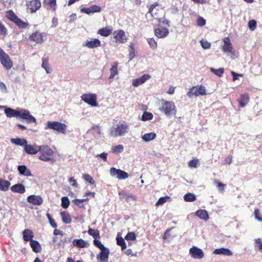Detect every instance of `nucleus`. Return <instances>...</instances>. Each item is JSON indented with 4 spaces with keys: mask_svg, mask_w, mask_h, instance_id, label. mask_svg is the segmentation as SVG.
I'll return each mask as SVG.
<instances>
[{
    "mask_svg": "<svg viewBox=\"0 0 262 262\" xmlns=\"http://www.w3.org/2000/svg\"><path fill=\"white\" fill-rule=\"evenodd\" d=\"M110 252L108 249L106 248L101 250L99 254L97 256V258L102 262H107Z\"/></svg>",
    "mask_w": 262,
    "mask_h": 262,
    "instance_id": "20",
    "label": "nucleus"
},
{
    "mask_svg": "<svg viewBox=\"0 0 262 262\" xmlns=\"http://www.w3.org/2000/svg\"><path fill=\"white\" fill-rule=\"evenodd\" d=\"M254 214L255 218L257 221L262 222V215L261 214L260 210L258 208L255 209Z\"/></svg>",
    "mask_w": 262,
    "mask_h": 262,
    "instance_id": "49",
    "label": "nucleus"
},
{
    "mask_svg": "<svg viewBox=\"0 0 262 262\" xmlns=\"http://www.w3.org/2000/svg\"><path fill=\"white\" fill-rule=\"evenodd\" d=\"M27 201L34 205H40L43 203V200L40 195H31L27 198Z\"/></svg>",
    "mask_w": 262,
    "mask_h": 262,
    "instance_id": "16",
    "label": "nucleus"
},
{
    "mask_svg": "<svg viewBox=\"0 0 262 262\" xmlns=\"http://www.w3.org/2000/svg\"><path fill=\"white\" fill-rule=\"evenodd\" d=\"M73 202L75 205L77 206L79 208L84 207L83 202L82 200H81V199H74L73 200Z\"/></svg>",
    "mask_w": 262,
    "mask_h": 262,
    "instance_id": "52",
    "label": "nucleus"
},
{
    "mask_svg": "<svg viewBox=\"0 0 262 262\" xmlns=\"http://www.w3.org/2000/svg\"><path fill=\"white\" fill-rule=\"evenodd\" d=\"M168 197H161L159 198L158 201L156 203V206H159L163 204L166 202Z\"/></svg>",
    "mask_w": 262,
    "mask_h": 262,
    "instance_id": "60",
    "label": "nucleus"
},
{
    "mask_svg": "<svg viewBox=\"0 0 262 262\" xmlns=\"http://www.w3.org/2000/svg\"><path fill=\"white\" fill-rule=\"evenodd\" d=\"M39 149L40 155L38 159L42 161L49 162L51 164H53L56 160L51 158L53 155V150L47 145H40Z\"/></svg>",
    "mask_w": 262,
    "mask_h": 262,
    "instance_id": "2",
    "label": "nucleus"
},
{
    "mask_svg": "<svg viewBox=\"0 0 262 262\" xmlns=\"http://www.w3.org/2000/svg\"><path fill=\"white\" fill-rule=\"evenodd\" d=\"M195 215L204 221H207L209 219L208 212L205 210L199 209L195 212Z\"/></svg>",
    "mask_w": 262,
    "mask_h": 262,
    "instance_id": "31",
    "label": "nucleus"
},
{
    "mask_svg": "<svg viewBox=\"0 0 262 262\" xmlns=\"http://www.w3.org/2000/svg\"><path fill=\"white\" fill-rule=\"evenodd\" d=\"M128 125L126 123L117 124L116 127H112L110 129V135L114 137L124 136L128 132Z\"/></svg>",
    "mask_w": 262,
    "mask_h": 262,
    "instance_id": "5",
    "label": "nucleus"
},
{
    "mask_svg": "<svg viewBox=\"0 0 262 262\" xmlns=\"http://www.w3.org/2000/svg\"><path fill=\"white\" fill-rule=\"evenodd\" d=\"M189 253L194 258L201 259L204 256V254L203 251L201 249L195 246H193L190 249Z\"/></svg>",
    "mask_w": 262,
    "mask_h": 262,
    "instance_id": "14",
    "label": "nucleus"
},
{
    "mask_svg": "<svg viewBox=\"0 0 262 262\" xmlns=\"http://www.w3.org/2000/svg\"><path fill=\"white\" fill-rule=\"evenodd\" d=\"M7 34V29L0 20V35L5 37Z\"/></svg>",
    "mask_w": 262,
    "mask_h": 262,
    "instance_id": "43",
    "label": "nucleus"
},
{
    "mask_svg": "<svg viewBox=\"0 0 262 262\" xmlns=\"http://www.w3.org/2000/svg\"><path fill=\"white\" fill-rule=\"evenodd\" d=\"M43 5L48 10L55 11L56 9V0H45Z\"/></svg>",
    "mask_w": 262,
    "mask_h": 262,
    "instance_id": "28",
    "label": "nucleus"
},
{
    "mask_svg": "<svg viewBox=\"0 0 262 262\" xmlns=\"http://www.w3.org/2000/svg\"><path fill=\"white\" fill-rule=\"evenodd\" d=\"M184 199L186 202H193L196 200V196L193 193H188L184 196Z\"/></svg>",
    "mask_w": 262,
    "mask_h": 262,
    "instance_id": "39",
    "label": "nucleus"
},
{
    "mask_svg": "<svg viewBox=\"0 0 262 262\" xmlns=\"http://www.w3.org/2000/svg\"><path fill=\"white\" fill-rule=\"evenodd\" d=\"M0 61L3 66L7 70L13 67V62L9 56L0 48Z\"/></svg>",
    "mask_w": 262,
    "mask_h": 262,
    "instance_id": "8",
    "label": "nucleus"
},
{
    "mask_svg": "<svg viewBox=\"0 0 262 262\" xmlns=\"http://www.w3.org/2000/svg\"><path fill=\"white\" fill-rule=\"evenodd\" d=\"M147 41L150 47L153 49H155L157 47V42L156 41L154 38H149L147 39Z\"/></svg>",
    "mask_w": 262,
    "mask_h": 262,
    "instance_id": "48",
    "label": "nucleus"
},
{
    "mask_svg": "<svg viewBox=\"0 0 262 262\" xmlns=\"http://www.w3.org/2000/svg\"><path fill=\"white\" fill-rule=\"evenodd\" d=\"M129 58L130 60H132L136 56V51L134 48V44L131 43L129 46Z\"/></svg>",
    "mask_w": 262,
    "mask_h": 262,
    "instance_id": "38",
    "label": "nucleus"
},
{
    "mask_svg": "<svg viewBox=\"0 0 262 262\" xmlns=\"http://www.w3.org/2000/svg\"><path fill=\"white\" fill-rule=\"evenodd\" d=\"M161 106L160 110L163 112L167 116L176 115L177 109L176 105L173 101H167L162 99L161 100Z\"/></svg>",
    "mask_w": 262,
    "mask_h": 262,
    "instance_id": "4",
    "label": "nucleus"
},
{
    "mask_svg": "<svg viewBox=\"0 0 262 262\" xmlns=\"http://www.w3.org/2000/svg\"><path fill=\"white\" fill-rule=\"evenodd\" d=\"M223 50L225 52L234 53L233 46L230 42V40L228 37H226L224 39V45Z\"/></svg>",
    "mask_w": 262,
    "mask_h": 262,
    "instance_id": "17",
    "label": "nucleus"
},
{
    "mask_svg": "<svg viewBox=\"0 0 262 262\" xmlns=\"http://www.w3.org/2000/svg\"><path fill=\"white\" fill-rule=\"evenodd\" d=\"M250 98L249 95L245 93L240 96V99L238 100L239 106L241 107H245L249 101Z\"/></svg>",
    "mask_w": 262,
    "mask_h": 262,
    "instance_id": "25",
    "label": "nucleus"
},
{
    "mask_svg": "<svg viewBox=\"0 0 262 262\" xmlns=\"http://www.w3.org/2000/svg\"><path fill=\"white\" fill-rule=\"evenodd\" d=\"M47 127L63 134H66L67 129V126L64 123L58 121H48Z\"/></svg>",
    "mask_w": 262,
    "mask_h": 262,
    "instance_id": "6",
    "label": "nucleus"
},
{
    "mask_svg": "<svg viewBox=\"0 0 262 262\" xmlns=\"http://www.w3.org/2000/svg\"><path fill=\"white\" fill-rule=\"evenodd\" d=\"M210 71L215 74L216 75L218 76L219 77H222L224 72V69L223 68H220L219 69H215L214 68H211L210 69Z\"/></svg>",
    "mask_w": 262,
    "mask_h": 262,
    "instance_id": "44",
    "label": "nucleus"
},
{
    "mask_svg": "<svg viewBox=\"0 0 262 262\" xmlns=\"http://www.w3.org/2000/svg\"><path fill=\"white\" fill-rule=\"evenodd\" d=\"M73 245L74 247L79 248H88L90 246L89 243L81 238L74 239L73 241Z\"/></svg>",
    "mask_w": 262,
    "mask_h": 262,
    "instance_id": "21",
    "label": "nucleus"
},
{
    "mask_svg": "<svg viewBox=\"0 0 262 262\" xmlns=\"http://www.w3.org/2000/svg\"><path fill=\"white\" fill-rule=\"evenodd\" d=\"M19 173L20 175H23L27 177L32 176V174L31 171L28 169L25 165H19L17 167Z\"/></svg>",
    "mask_w": 262,
    "mask_h": 262,
    "instance_id": "26",
    "label": "nucleus"
},
{
    "mask_svg": "<svg viewBox=\"0 0 262 262\" xmlns=\"http://www.w3.org/2000/svg\"><path fill=\"white\" fill-rule=\"evenodd\" d=\"M42 63L41 64L42 67L46 70L47 73L51 72V69L49 67V60L47 58L42 59Z\"/></svg>",
    "mask_w": 262,
    "mask_h": 262,
    "instance_id": "37",
    "label": "nucleus"
},
{
    "mask_svg": "<svg viewBox=\"0 0 262 262\" xmlns=\"http://www.w3.org/2000/svg\"><path fill=\"white\" fill-rule=\"evenodd\" d=\"M126 240L135 241L136 239V235L134 232H128L125 237Z\"/></svg>",
    "mask_w": 262,
    "mask_h": 262,
    "instance_id": "50",
    "label": "nucleus"
},
{
    "mask_svg": "<svg viewBox=\"0 0 262 262\" xmlns=\"http://www.w3.org/2000/svg\"><path fill=\"white\" fill-rule=\"evenodd\" d=\"M197 25L200 27H203L206 24V20L201 16H199L197 19Z\"/></svg>",
    "mask_w": 262,
    "mask_h": 262,
    "instance_id": "53",
    "label": "nucleus"
},
{
    "mask_svg": "<svg viewBox=\"0 0 262 262\" xmlns=\"http://www.w3.org/2000/svg\"><path fill=\"white\" fill-rule=\"evenodd\" d=\"M156 134L155 133H149L145 134L142 136V139L145 142H149L155 139L156 137Z\"/></svg>",
    "mask_w": 262,
    "mask_h": 262,
    "instance_id": "35",
    "label": "nucleus"
},
{
    "mask_svg": "<svg viewBox=\"0 0 262 262\" xmlns=\"http://www.w3.org/2000/svg\"><path fill=\"white\" fill-rule=\"evenodd\" d=\"M160 5L158 2H156L154 4L150 5L148 8V13L150 14L152 16H154V9L157 6H159Z\"/></svg>",
    "mask_w": 262,
    "mask_h": 262,
    "instance_id": "46",
    "label": "nucleus"
},
{
    "mask_svg": "<svg viewBox=\"0 0 262 262\" xmlns=\"http://www.w3.org/2000/svg\"><path fill=\"white\" fill-rule=\"evenodd\" d=\"M198 163H199L198 159H193L189 162L188 166L190 167L196 168L198 166Z\"/></svg>",
    "mask_w": 262,
    "mask_h": 262,
    "instance_id": "58",
    "label": "nucleus"
},
{
    "mask_svg": "<svg viewBox=\"0 0 262 262\" xmlns=\"http://www.w3.org/2000/svg\"><path fill=\"white\" fill-rule=\"evenodd\" d=\"M10 183L7 181L3 180L2 179H0V190L2 191H7L8 190L10 186Z\"/></svg>",
    "mask_w": 262,
    "mask_h": 262,
    "instance_id": "34",
    "label": "nucleus"
},
{
    "mask_svg": "<svg viewBox=\"0 0 262 262\" xmlns=\"http://www.w3.org/2000/svg\"><path fill=\"white\" fill-rule=\"evenodd\" d=\"M60 215L61 216L62 221L64 223L68 224L71 223L72 219L69 212L66 211L61 212Z\"/></svg>",
    "mask_w": 262,
    "mask_h": 262,
    "instance_id": "32",
    "label": "nucleus"
},
{
    "mask_svg": "<svg viewBox=\"0 0 262 262\" xmlns=\"http://www.w3.org/2000/svg\"><path fill=\"white\" fill-rule=\"evenodd\" d=\"M70 205V201L67 196H63L61 198V206L64 208H67Z\"/></svg>",
    "mask_w": 262,
    "mask_h": 262,
    "instance_id": "45",
    "label": "nucleus"
},
{
    "mask_svg": "<svg viewBox=\"0 0 262 262\" xmlns=\"http://www.w3.org/2000/svg\"><path fill=\"white\" fill-rule=\"evenodd\" d=\"M5 113L7 117H19L26 120L29 123H35L36 124V119L30 114V112L27 110L19 111L10 107H6L5 110Z\"/></svg>",
    "mask_w": 262,
    "mask_h": 262,
    "instance_id": "1",
    "label": "nucleus"
},
{
    "mask_svg": "<svg viewBox=\"0 0 262 262\" xmlns=\"http://www.w3.org/2000/svg\"><path fill=\"white\" fill-rule=\"evenodd\" d=\"M91 8L92 9V13L99 12L101 10V7L97 5H92L91 6Z\"/></svg>",
    "mask_w": 262,
    "mask_h": 262,
    "instance_id": "62",
    "label": "nucleus"
},
{
    "mask_svg": "<svg viewBox=\"0 0 262 262\" xmlns=\"http://www.w3.org/2000/svg\"><path fill=\"white\" fill-rule=\"evenodd\" d=\"M46 37V34L44 32H40L37 30L33 32L28 37L29 41L34 42L36 44H41L44 41V38Z\"/></svg>",
    "mask_w": 262,
    "mask_h": 262,
    "instance_id": "7",
    "label": "nucleus"
},
{
    "mask_svg": "<svg viewBox=\"0 0 262 262\" xmlns=\"http://www.w3.org/2000/svg\"><path fill=\"white\" fill-rule=\"evenodd\" d=\"M153 115L152 113L150 112H145L143 113L141 120L143 121H147V120H150L153 118Z\"/></svg>",
    "mask_w": 262,
    "mask_h": 262,
    "instance_id": "40",
    "label": "nucleus"
},
{
    "mask_svg": "<svg viewBox=\"0 0 262 262\" xmlns=\"http://www.w3.org/2000/svg\"><path fill=\"white\" fill-rule=\"evenodd\" d=\"M116 240L117 245L121 247L122 250H124L126 248V243L122 237H117Z\"/></svg>",
    "mask_w": 262,
    "mask_h": 262,
    "instance_id": "41",
    "label": "nucleus"
},
{
    "mask_svg": "<svg viewBox=\"0 0 262 262\" xmlns=\"http://www.w3.org/2000/svg\"><path fill=\"white\" fill-rule=\"evenodd\" d=\"M47 217L49 220V223L51 226L54 228H56L57 227V225L54 220L52 217L51 214L49 213H47L46 214Z\"/></svg>",
    "mask_w": 262,
    "mask_h": 262,
    "instance_id": "47",
    "label": "nucleus"
},
{
    "mask_svg": "<svg viewBox=\"0 0 262 262\" xmlns=\"http://www.w3.org/2000/svg\"><path fill=\"white\" fill-rule=\"evenodd\" d=\"M119 63L117 61L114 62L111 68L110 69V75L109 76V79H113L116 75L118 74V67Z\"/></svg>",
    "mask_w": 262,
    "mask_h": 262,
    "instance_id": "27",
    "label": "nucleus"
},
{
    "mask_svg": "<svg viewBox=\"0 0 262 262\" xmlns=\"http://www.w3.org/2000/svg\"><path fill=\"white\" fill-rule=\"evenodd\" d=\"M30 244L33 252L38 253L41 251V247L38 241L33 239L30 241Z\"/></svg>",
    "mask_w": 262,
    "mask_h": 262,
    "instance_id": "29",
    "label": "nucleus"
},
{
    "mask_svg": "<svg viewBox=\"0 0 262 262\" xmlns=\"http://www.w3.org/2000/svg\"><path fill=\"white\" fill-rule=\"evenodd\" d=\"M156 18L158 19L159 23H162V24H164V25H166L168 27L170 26V21L167 20L165 18H164L163 19H162V18H158L157 16Z\"/></svg>",
    "mask_w": 262,
    "mask_h": 262,
    "instance_id": "55",
    "label": "nucleus"
},
{
    "mask_svg": "<svg viewBox=\"0 0 262 262\" xmlns=\"http://www.w3.org/2000/svg\"><path fill=\"white\" fill-rule=\"evenodd\" d=\"M113 34L116 42L124 43L127 41V38L123 30L119 29L115 31Z\"/></svg>",
    "mask_w": 262,
    "mask_h": 262,
    "instance_id": "12",
    "label": "nucleus"
},
{
    "mask_svg": "<svg viewBox=\"0 0 262 262\" xmlns=\"http://www.w3.org/2000/svg\"><path fill=\"white\" fill-rule=\"evenodd\" d=\"M101 41L97 38H93L91 40H86L83 46L90 49H93L101 46Z\"/></svg>",
    "mask_w": 262,
    "mask_h": 262,
    "instance_id": "19",
    "label": "nucleus"
},
{
    "mask_svg": "<svg viewBox=\"0 0 262 262\" xmlns=\"http://www.w3.org/2000/svg\"><path fill=\"white\" fill-rule=\"evenodd\" d=\"M201 45L202 48L204 49H207L210 48L211 44L210 42L207 41V40H202L201 41Z\"/></svg>",
    "mask_w": 262,
    "mask_h": 262,
    "instance_id": "54",
    "label": "nucleus"
},
{
    "mask_svg": "<svg viewBox=\"0 0 262 262\" xmlns=\"http://www.w3.org/2000/svg\"><path fill=\"white\" fill-rule=\"evenodd\" d=\"M94 244L100 250H102L103 248H105L104 245L101 243V242L97 239H95L94 240Z\"/></svg>",
    "mask_w": 262,
    "mask_h": 262,
    "instance_id": "57",
    "label": "nucleus"
},
{
    "mask_svg": "<svg viewBox=\"0 0 262 262\" xmlns=\"http://www.w3.org/2000/svg\"><path fill=\"white\" fill-rule=\"evenodd\" d=\"M11 190L13 192L23 194L26 191V188L24 185L21 184H17L13 185L11 187Z\"/></svg>",
    "mask_w": 262,
    "mask_h": 262,
    "instance_id": "23",
    "label": "nucleus"
},
{
    "mask_svg": "<svg viewBox=\"0 0 262 262\" xmlns=\"http://www.w3.org/2000/svg\"><path fill=\"white\" fill-rule=\"evenodd\" d=\"M214 183L216 184V186L221 191H223L224 190V188L226 186L225 184H223L222 182L219 181L218 180H215Z\"/></svg>",
    "mask_w": 262,
    "mask_h": 262,
    "instance_id": "59",
    "label": "nucleus"
},
{
    "mask_svg": "<svg viewBox=\"0 0 262 262\" xmlns=\"http://www.w3.org/2000/svg\"><path fill=\"white\" fill-rule=\"evenodd\" d=\"M27 6L31 13H35L40 8L41 4L40 0H31L27 4Z\"/></svg>",
    "mask_w": 262,
    "mask_h": 262,
    "instance_id": "13",
    "label": "nucleus"
},
{
    "mask_svg": "<svg viewBox=\"0 0 262 262\" xmlns=\"http://www.w3.org/2000/svg\"><path fill=\"white\" fill-rule=\"evenodd\" d=\"M124 147L122 145H118L112 147V152L118 154L123 152Z\"/></svg>",
    "mask_w": 262,
    "mask_h": 262,
    "instance_id": "42",
    "label": "nucleus"
},
{
    "mask_svg": "<svg viewBox=\"0 0 262 262\" xmlns=\"http://www.w3.org/2000/svg\"><path fill=\"white\" fill-rule=\"evenodd\" d=\"M248 27L251 31H254L256 28V21L254 20H250L248 23Z\"/></svg>",
    "mask_w": 262,
    "mask_h": 262,
    "instance_id": "51",
    "label": "nucleus"
},
{
    "mask_svg": "<svg viewBox=\"0 0 262 262\" xmlns=\"http://www.w3.org/2000/svg\"><path fill=\"white\" fill-rule=\"evenodd\" d=\"M155 35L159 38H164L169 34L168 29L166 28H157L154 31Z\"/></svg>",
    "mask_w": 262,
    "mask_h": 262,
    "instance_id": "18",
    "label": "nucleus"
},
{
    "mask_svg": "<svg viewBox=\"0 0 262 262\" xmlns=\"http://www.w3.org/2000/svg\"><path fill=\"white\" fill-rule=\"evenodd\" d=\"M11 142L15 145L24 147L27 143V141L26 139L20 138H12L11 140Z\"/></svg>",
    "mask_w": 262,
    "mask_h": 262,
    "instance_id": "33",
    "label": "nucleus"
},
{
    "mask_svg": "<svg viewBox=\"0 0 262 262\" xmlns=\"http://www.w3.org/2000/svg\"><path fill=\"white\" fill-rule=\"evenodd\" d=\"M132 84L134 86H138L139 85L143 84V82L141 81V79L139 78L133 80Z\"/></svg>",
    "mask_w": 262,
    "mask_h": 262,
    "instance_id": "63",
    "label": "nucleus"
},
{
    "mask_svg": "<svg viewBox=\"0 0 262 262\" xmlns=\"http://www.w3.org/2000/svg\"><path fill=\"white\" fill-rule=\"evenodd\" d=\"M23 239L25 242H30L31 240H33V238L34 237V233L33 231L29 229H27L24 230L23 231Z\"/></svg>",
    "mask_w": 262,
    "mask_h": 262,
    "instance_id": "22",
    "label": "nucleus"
},
{
    "mask_svg": "<svg viewBox=\"0 0 262 262\" xmlns=\"http://www.w3.org/2000/svg\"><path fill=\"white\" fill-rule=\"evenodd\" d=\"M81 100L92 106H97V97L95 94H84L81 96Z\"/></svg>",
    "mask_w": 262,
    "mask_h": 262,
    "instance_id": "10",
    "label": "nucleus"
},
{
    "mask_svg": "<svg viewBox=\"0 0 262 262\" xmlns=\"http://www.w3.org/2000/svg\"><path fill=\"white\" fill-rule=\"evenodd\" d=\"M113 30V29L112 26L106 27L100 29L98 31V34L102 36L107 37L112 34Z\"/></svg>",
    "mask_w": 262,
    "mask_h": 262,
    "instance_id": "24",
    "label": "nucleus"
},
{
    "mask_svg": "<svg viewBox=\"0 0 262 262\" xmlns=\"http://www.w3.org/2000/svg\"><path fill=\"white\" fill-rule=\"evenodd\" d=\"M187 95L189 97L192 96L205 95H206L205 88L202 85L194 86L189 90Z\"/></svg>",
    "mask_w": 262,
    "mask_h": 262,
    "instance_id": "9",
    "label": "nucleus"
},
{
    "mask_svg": "<svg viewBox=\"0 0 262 262\" xmlns=\"http://www.w3.org/2000/svg\"><path fill=\"white\" fill-rule=\"evenodd\" d=\"M110 173L112 177H116L119 180L126 179L129 176L128 174L125 171L120 169H117L115 167L110 168Z\"/></svg>",
    "mask_w": 262,
    "mask_h": 262,
    "instance_id": "11",
    "label": "nucleus"
},
{
    "mask_svg": "<svg viewBox=\"0 0 262 262\" xmlns=\"http://www.w3.org/2000/svg\"><path fill=\"white\" fill-rule=\"evenodd\" d=\"M83 178L85 181L89 182L91 184H94L95 183V181L93 178L88 174H85L83 176Z\"/></svg>",
    "mask_w": 262,
    "mask_h": 262,
    "instance_id": "56",
    "label": "nucleus"
},
{
    "mask_svg": "<svg viewBox=\"0 0 262 262\" xmlns=\"http://www.w3.org/2000/svg\"><path fill=\"white\" fill-rule=\"evenodd\" d=\"M40 146H38L36 144L31 145L27 143L24 147L25 151L29 155H35L39 152V149Z\"/></svg>",
    "mask_w": 262,
    "mask_h": 262,
    "instance_id": "15",
    "label": "nucleus"
},
{
    "mask_svg": "<svg viewBox=\"0 0 262 262\" xmlns=\"http://www.w3.org/2000/svg\"><path fill=\"white\" fill-rule=\"evenodd\" d=\"M88 233L92 236L95 239L100 238V232L97 229H93L90 227L89 228Z\"/></svg>",
    "mask_w": 262,
    "mask_h": 262,
    "instance_id": "36",
    "label": "nucleus"
},
{
    "mask_svg": "<svg viewBox=\"0 0 262 262\" xmlns=\"http://www.w3.org/2000/svg\"><path fill=\"white\" fill-rule=\"evenodd\" d=\"M6 17L19 29H25L29 26L28 22L22 20L12 10L6 11Z\"/></svg>",
    "mask_w": 262,
    "mask_h": 262,
    "instance_id": "3",
    "label": "nucleus"
},
{
    "mask_svg": "<svg viewBox=\"0 0 262 262\" xmlns=\"http://www.w3.org/2000/svg\"><path fill=\"white\" fill-rule=\"evenodd\" d=\"M173 228H169V229H167L165 233H164V234L163 235V239H168L169 238H170L171 237L170 236V231L171 229H172ZM173 236H171V237H173Z\"/></svg>",
    "mask_w": 262,
    "mask_h": 262,
    "instance_id": "61",
    "label": "nucleus"
},
{
    "mask_svg": "<svg viewBox=\"0 0 262 262\" xmlns=\"http://www.w3.org/2000/svg\"><path fill=\"white\" fill-rule=\"evenodd\" d=\"M151 76L148 74H144L142 75L140 78L142 81L143 83H144L147 80L150 79Z\"/></svg>",
    "mask_w": 262,
    "mask_h": 262,
    "instance_id": "64",
    "label": "nucleus"
},
{
    "mask_svg": "<svg viewBox=\"0 0 262 262\" xmlns=\"http://www.w3.org/2000/svg\"><path fill=\"white\" fill-rule=\"evenodd\" d=\"M213 253L216 254H222L228 256L232 255V252L229 249L224 248L216 249L214 251Z\"/></svg>",
    "mask_w": 262,
    "mask_h": 262,
    "instance_id": "30",
    "label": "nucleus"
}]
</instances>
